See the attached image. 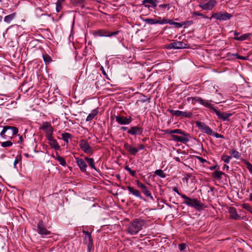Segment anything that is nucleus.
Masks as SVG:
<instances>
[{
  "label": "nucleus",
  "instance_id": "obj_1",
  "mask_svg": "<svg viewBox=\"0 0 252 252\" xmlns=\"http://www.w3.org/2000/svg\"><path fill=\"white\" fill-rule=\"evenodd\" d=\"M143 220L136 219L131 221L127 228V232L131 235H135L140 231L145 225Z\"/></svg>",
  "mask_w": 252,
  "mask_h": 252
},
{
  "label": "nucleus",
  "instance_id": "obj_2",
  "mask_svg": "<svg viewBox=\"0 0 252 252\" xmlns=\"http://www.w3.org/2000/svg\"><path fill=\"white\" fill-rule=\"evenodd\" d=\"M18 132V129L16 127L6 126L3 127L0 136L4 139H11Z\"/></svg>",
  "mask_w": 252,
  "mask_h": 252
},
{
  "label": "nucleus",
  "instance_id": "obj_3",
  "mask_svg": "<svg viewBox=\"0 0 252 252\" xmlns=\"http://www.w3.org/2000/svg\"><path fill=\"white\" fill-rule=\"evenodd\" d=\"M182 198L184 199V203L187 206L200 210L202 208L203 204L197 198H191L187 195H182Z\"/></svg>",
  "mask_w": 252,
  "mask_h": 252
},
{
  "label": "nucleus",
  "instance_id": "obj_4",
  "mask_svg": "<svg viewBox=\"0 0 252 252\" xmlns=\"http://www.w3.org/2000/svg\"><path fill=\"white\" fill-rule=\"evenodd\" d=\"M188 101L191 102L192 104H195L196 103H200L203 106L209 108L211 109L213 105L209 102L208 100L203 99L201 97L196 96V97H189L187 98Z\"/></svg>",
  "mask_w": 252,
  "mask_h": 252
},
{
  "label": "nucleus",
  "instance_id": "obj_5",
  "mask_svg": "<svg viewBox=\"0 0 252 252\" xmlns=\"http://www.w3.org/2000/svg\"><path fill=\"white\" fill-rule=\"evenodd\" d=\"M232 16V14L226 12L223 13L219 12L213 14L212 16L209 18V20H211L212 18H215L220 21H225L230 19Z\"/></svg>",
  "mask_w": 252,
  "mask_h": 252
},
{
  "label": "nucleus",
  "instance_id": "obj_6",
  "mask_svg": "<svg viewBox=\"0 0 252 252\" xmlns=\"http://www.w3.org/2000/svg\"><path fill=\"white\" fill-rule=\"evenodd\" d=\"M143 21L149 25H154L157 24H167L169 21L166 19H161L160 17H158L155 19L146 18L143 20Z\"/></svg>",
  "mask_w": 252,
  "mask_h": 252
},
{
  "label": "nucleus",
  "instance_id": "obj_7",
  "mask_svg": "<svg viewBox=\"0 0 252 252\" xmlns=\"http://www.w3.org/2000/svg\"><path fill=\"white\" fill-rule=\"evenodd\" d=\"M79 146L85 153L92 154L94 152L93 148L90 146L88 142L86 140H81L79 142Z\"/></svg>",
  "mask_w": 252,
  "mask_h": 252
},
{
  "label": "nucleus",
  "instance_id": "obj_8",
  "mask_svg": "<svg viewBox=\"0 0 252 252\" xmlns=\"http://www.w3.org/2000/svg\"><path fill=\"white\" fill-rule=\"evenodd\" d=\"M169 112L172 115L176 117H181L185 118H191L192 116V113L190 112H184L179 110H174L172 109L168 110Z\"/></svg>",
  "mask_w": 252,
  "mask_h": 252
},
{
  "label": "nucleus",
  "instance_id": "obj_9",
  "mask_svg": "<svg viewBox=\"0 0 252 252\" xmlns=\"http://www.w3.org/2000/svg\"><path fill=\"white\" fill-rule=\"evenodd\" d=\"M211 109H212L216 114L219 119H222L224 121H229V118L232 115V114L231 113H227L225 112L221 113L220 111L215 109L213 106H212V108H211Z\"/></svg>",
  "mask_w": 252,
  "mask_h": 252
},
{
  "label": "nucleus",
  "instance_id": "obj_10",
  "mask_svg": "<svg viewBox=\"0 0 252 252\" xmlns=\"http://www.w3.org/2000/svg\"><path fill=\"white\" fill-rule=\"evenodd\" d=\"M183 136H178L176 135L172 134L171 135L172 139L176 142H179L181 143H186L189 141V135L184 132V134H182Z\"/></svg>",
  "mask_w": 252,
  "mask_h": 252
},
{
  "label": "nucleus",
  "instance_id": "obj_11",
  "mask_svg": "<svg viewBox=\"0 0 252 252\" xmlns=\"http://www.w3.org/2000/svg\"><path fill=\"white\" fill-rule=\"evenodd\" d=\"M115 118L118 123L122 125H128L132 121L131 117H126L121 116H116Z\"/></svg>",
  "mask_w": 252,
  "mask_h": 252
},
{
  "label": "nucleus",
  "instance_id": "obj_12",
  "mask_svg": "<svg viewBox=\"0 0 252 252\" xmlns=\"http://www.w3.org/2000/svg\"><path fill=\"white\" fill-rule=\"evenodd\" d=\"M196 125L203 132L210 135L213 134V131L211 129L210 127H209L208 126H206L204 123L200 122H197Z\"/></svg>",
  "mask_w": 252,
  "mask_h": 252
},
{
  "label": "nucleus",
  "instance_id": "obj_13",
  "mask_svg": "<svg viewBox=\"0 0 252 252\" xmlns=\"http://www.w3.org/2000/svg\"><path fill=\"white\" fill-rule=\"evenodd\" d=\"M187 44L182 41H175L168 45V49H179L186 48Z\"/></svg>",
  "mask_w": 252,
  "mask_h": 252
},
{
  "label": "nucleus",
  "instance_id": "obj_14",
  "mask_svg": "<svg viewBox=\"0 0 252 252\" xmlns=\"http://www.w3.org/2000/svg\"><path fill=\"white\" fill-rule=\"evenodd\" d=\"M37 232L43 236H46L50 234L51 232L48 230L44 226L42 221H40L37 224Z\"/></svg>",
  "mask_w": 252,
  "mask_h": 252
},
{
  "label": "nucleus",
  "instance_id": "obj_15",
  "mask_svg": "<svg viewBox=\"0 0 252 252\" xmlns=\"http://www.w3.org/2000/svg\"><path fill=\"white\" fill-rule=\"evenodd\" d=\"M217 2L215 0H210L205 3H200L199 6L204 10H211L216 5Z\"/></svg>",
  "mask_w": 252,
  "mask_h": 252
},
{
  "label": "nucleus",
  "instance_id": "obj_16",
  "mask_svg": "<svg viewBox=\"0 0 252 252\" xmlns=\"http://www.w3.org/2000/svg\"><path fill=\"white\" fill-rule=\"evenodd\" d=\"M124 147L130 155L133 156H135L139 151V149L127 143H125Z\"/></svg>",
  "mask_w": 252,
  "mask_h": 252
},
{
  "label": "nucleus",
  "instance_id": "obj_17",
  "mask_svg": "<svg viewBox=\"0 0 252 252\" xmlns=\"http://www.w3.org/2000/svg\"><path fill=\"white\" fill-rule=\"evenodd\" d=\"M137 186L140 188L143 193L148 197L153 199V197L150 192V191L148 190L147 187L141 183L139 181H137Z\"/></svg>",
  "mask_w": 252,
  "mask_h": 252
},
{
  "label": "nucleus",
  "instance_id": "obj_18",
  "mask_svg": "<svg viewBox=\"0 0 252 252\" xmlns=\"http://www.w3.org/2000/svg\"><path fill=\"white\" fill-rule=\"evenodd\" d=\"M39 129L44 130L46 133V134L49 133V132L53 133L54 131L53 128L51 126V124L47 122H43L42 126L40 127Z\"/></svg>",
  "mask_w": 252,
  "mask_h": 252
},
{
  "label": "nucleus",
  "instance_id": "obj_19",
  "mask_svg": "<svg viewBox=\"0 0 252 252\" xmlns=\"http://www.w3.org/2000/svg\"><path fill=\"white\" fill-rule=\"evenodd\" d=\"M127 132L131 135H141L143 132V129L139 126H135L131 127Z\"/></svg>",
  "mask_w": 252,
  "mask_h": 252
},
{
  "label": "nucleus",
  "instance_id": "obj_20",
  "mask_svg": "<svg viewBox=\"0 0 252 252\" xmlns=\"http://www.w3.org/2000/svg\"><path fill=\"white\" fill-rule=\"evenodd\" d=\"M76 162L80 169V170L84 172L86 170L87 164L85 161L81 158H75Z\"/></svg>",
  "mask_w": 252,
  "mask_h": 252
},
{
  "label": "nucleus",
  "instance_id": "obj_21",
  "mask_svg": "<svg viewBox=\"0 0 252 252\" xmlns=\"http://www.w3.org/2000/svg\"><path fill=\"white\" fill-rule=\"evenodd\" d=\"M119 32V31L109 32L105 31H99L97 32V34L100 36L110 37L118 34Z\"/></svg>",
  "mask_w": 252,
  "mask_h": 252
},
{
  "label": "nucleus",
  "instance_id": "obj_22",
  "mask_svg": "<svg viewBox=\"0 0 252 252\" xmlns=\"http://www.w3.org/2000/svg\"><path fill=\"white\" fill-rule=\"evenodd\" d=\"M228 213L230 214V217L234 220H238L240 217L237 214L236 210L233 207H230L228 209Z\"/></svg>",
  "mask_w": 252,
  "mask_h": 252
},
{
  "label": "nucleus",
  "instance_id": "obj_23",
  "mask_svg": "<svg viewBox=\"0 0 252 252\" xmlns=\"http://www.w3.org/2000/svg\"><path fill=\"white\" fill-rule=\"evenodd\" d=\"M142 3L146 7H147L149 9L151 6H152L153 8H155L157 5L154 0H143Z\"/></svg>",
  "mask_w": 252,
  "mask_h": 252
},
{
  "label": "nucleus",
  "instance_id": "obj_24",
  "mask_svg": "<svg viewBox=\"0 0 252 252\" xmlns=\"http://www.w3.org/2000/svg\"><path fill=\"white\" fill-rule=\"evenodd\" d=\"M53 158L57 160L62 166H65L66 165V163L64 158L60 156L58 152L56 153V156H53Z\"/></svg>",
  "mask_w": 252,
  "mask_h": 252
},
{
  "label": "nucleus",
  "instance_id": "obj_25",
  "mask_svg": "<svg viewBox=\"0 0 252 252\" xmlns=\"http://www.w3.org/2000/svg\"><path fill=\"white\" fill-rule=\"evenodd\" d=\"M127 189L129 192H130L131 193H132L135 196H137V197H138L140 198L141 197L140 192L137 189H134V188L131 187L130 186H127Z\"/></svg>",
  "mask_w": 252,
  "mask_h": 252
},
{
  "label": "nucleus",
  "instance_id": "obj_26",
  "mask_svg": "<svg viewBox=\"0 0 252 252\" xmlns=\"http://www.w3.org/2000/svg\"><path fill=\"white\" fill-rule=\"evenodd\" d=\"M98 113V111L96 109H94L92 111L91 113L89 114L86 118V121H90L93 120L94 117L97 115Z\"/></svg>",
  "mask_w": 252,
  "mask_h": 252
},
{
  "label": "nucleus",
  "instance_id": "obj_27",
  "mask_svg": "<svg viewBox=\"0 0 252 252\" xmlns=\"http://www.w3.org/2000/svg\"><path fill=\"white\" fill-rule=\"evenodd\" d=\"M251 35V33H247L240 36V37H235L234 39L238 41H244L248 39Z\"/></svg>",
  "mask_w": 252,
  "mask_h": 252
},
{
  "label": "nucleus",
  "instance_id": "obj_28",
  "mask_svg": "<svg viewBox=\"0 0 252 252\" xmlns=\"http://www.w3.org/2000/svg\"><path fill=\"white\" fill-rule=\"evenodd\" d=\"M15 13L7 15L4 17V21L7 23H10L15 18Z\"/></svg>",
  "mask_w": 252,
  "mask_h": 252
},
{
  "label": "nucleus",
  "instance_id": "obj_29",
  "mask_svg": "<svg viewBox=\"0 0 252 252\" xmlns=\"http://www.w3.org/2000/svg\"><path fill=\"white\" fill-rule=\"evenodd\" d=\"M62 137L63 140L66 143H68L69 139L72 138V135L71 134L65 132L62 134Z\"/></svg>",
  "mask_w": 252,
  "mask_h": 252
},
{
  "label": "nucleus",
  "instance_id": "obj_30",
  "mask_svg": "<svg viewBox=\"0 0 252 252\" xmlns=\"http://www.w3.org/2000/svg\"><path fill=\"white\" fill-rule=\"evenodd\" d=\"M85 160L87 161L88 163L89 164V166L95 170H96V169L95 167L94 163V160L93 158H89L88 157H86L85 158Z\"/></svg>",
  "mask_w": 252,
  "mask_h": 252
},
{
  "label": "nucleus",
  "instance_id": "obj_31",
  "mask_svg": "<svg viewBox=\"0 0 252 252\" xmlns=\"http://www.w3.org/2000/svg\"><path fill=\"white\" fill-rule=\"evenodd\" d=\"M224 174V173L221 171H216L212 173V177L214 178L220 179L222 178V176Z\"/></svg>",
  "mask_w": 252,
  "mask_h": 252
},
{
  "label": "nucleus",
  "instance_id": "obj_32",
  "mask_svg": "<svg viewBox=\"0 0 252 252\" xmlns=\"http://www.w3.org/2000/svg\"><path fill=\"white\" fill-rule=\"evenodd\" d=\"M230 155L234 158L238 159L241 157V154L234 149H231L230 151Z\"/></svg>",
  "mask_w": 252,
  "mask_h": 252
},
{
  "label": "nucleus",
  "instance_id": "obj_33",
  "mask_svg": "<svg viewBox=\"0 0 252 252\" xmlns=\"http://www.w3.org/2000/svg\"><path fill=\"white\" fill-rule=\"evenodd\" d=\"M49 144L52 148H53L55 150H59L60 149V146L59 145V144L58 143L56 140H55L52 142H49Z\"/></svg>",
  "mask_w": 252,
  "mask_h": 252
},
{
  "label": "nucleus",
  "instance_id": "obj_34",
  "mask_svg": "<svg viewBox=\"0 0 252 252\" xmlns=\"http://www.w3.org/2000/svg\"><path fill=\"white\" fill-rule=\"evenodd\" d=\"M85 240L86 241L88 240V247H89L90 245H92L93 239L92 238L91 235L90 233L88 232H85Z\"/></svg>",
  "mask_w": 252,
  "mask_h": 252
},
{
  "label": "nucleus",
  "instance_id": "obj_35",
  "mask_svg": "<svg viewBox=\"0 0 252 252\" xmlns=\"http://www.w3.org/2000/svg\"><path fill=\"white\" fill-rule=\"evenodd\" d=\"M155 174L163 178L166 177V174L164 173L163 171L161 169L156 170L155 171Z\"/></svg>",
  "mask_w": 252,
  "mask_h": 252
},
{
  "label": "nucleus",
  "instance_id": "obj_36",
  "mask_svg": "<svg viewBox=\"0 0 252 252\" xmlns=\"http://www.w3.org/2000/svg\"><path fill=\"white\" fill-rule=\"evenodd\" d=\"M242 207L243 208L246 209L249 212H250L252 215V207L247 203H244L242 205Z\"/></svg>",
  "mask_w": 252,
  "mask_h": 252
},
{
  "label": "nucleus",
  "instance_id": "obj_37",
  "mask_svg": "<svg viewBox=\"0 0 252 252\" xmlns=\"http://www.w3.org/2000/svg\"><path fill=\"white\" fill-rule=\"evenodd\" d=\"M43 58L44 62L46 63H49L52 61L51 58L48 54H43Z\"/></svg>",
  "mask_w": 252,
  "mask_h": 252
},
{
  "label": "nucleus",
  "instance_id": "obj_38",
  "mask_svg": "<svg viewBox=\"0 0 252 252\" xmlns=\"http://www.w3.org/2000/svg\"><path fill=\"white\" fill-rule=\"evenodd\" d=\"M62 1L61 0H58L56 3V11L57 12H59L60 11V10L62 9Z\"/></svg>",
  "mask_w": 252,
  "mask_h": 252
},
{
  "label": "nucleus",
  "instance_id": "obj_39",
  "mask_svg": "<svg viewBox=\"0 0 252 252\" xmlns=\"http://www.w3.org/2000/svg\"><path fill=\"white\" fill-rule=\"evenodd\" d=\"M13 143L10 141H7L1 143V146L2 147H10L12 145Z\"/></svg>",
  "mask_w": 252,
  "mask_h": 252
},
{
  "label": "nucleus",
  "instance_id": "obj_40",
  "mask_svg": "<svg viewBox=\"0 0 252 252\" xmlns=\"http://www.w3.org/2000/svg\"><path fill=\"white\" fill-rule=\"evenodd\" d=\"M231 157L226 155H222L221 159L225 163H228L230 162Z\"/></svg>",
  "mask_w": 252,
  "mask_h": 252
},
{
  "label": "nucleus",
  "instance_id": "obj_41",
  "mask_svg": "<svg viewBox=\"0 0 252 252\" xmlns=\"http://www.w3.org/2000/svg\"><path fill=\"white\" fill-rule=\"evenodd\" d=\"M125 169L132 176L135 177L136 176V172L132 170L128 166H126Z\"/></svg>",
  "mask_w": 252,
  "mask_h": 252
},
{
  "label": "nucleus",
  "instance_id": "obj_42",
  "mask_svg": "<svg viewBox=\"0 0 252 252\" xmlns=\"http://www.w3.org/2000/svg\"><path fill=\"white\" fill-rule=\"evenodd\" d=\"M192 15L193 16H201L202 17V18H206V19H209V18L210 17H208V16L204 15L202 13H199L198 12H197V11H194L192 13Z\"/></svg>",
  "mask_w": 252,
  "mask_h": 252
},
{
  "label": "nucleus",
  "instance_id": "obj_43",
  "mask_svg": "<svg viewBox=\"0 0 252 252\" xmlns=\"http://www.w3.org/2000/svg\"><path fill=\"white\" fill-rule=\"evenodd\" d=\"M245 163L246 165L247 168L249 172L252 174V164L248 161H245Z\"/></svg>",
  "mask_w": 252,
  "mask_h": 252
},
{
  "label": "nucleus",
  "instance_id": "obj_44",
  "mask_svg": "<svg viewBox=\"0 0 252 252\" xmlns=\"http://www.w3.org/2000/svg\"><path fill=\"white\" fill-rule=\"evenodd\" d=\"M46 135L48 140L49 141V142H52L55 140L53 138V133L49 132V133L46 134Z\"/></svg>",
  "mask_w": 252,
  "mask_h": 252
},
{
  "label": "nucleus",
  "instance_id": "obj_45",
  "mask_svg": "<svg viewBox=\"0 0 252 252\" xmlns=\"http://www.w3.org/2000/svg\"><path fill=\"white\" fill-rule=\"evenodd\" d=\"M172 132V134L173 133H178L180 134H184V131L180 129H176L171 130V132Z\"/></svg>",
  "mask_w": 252,
  "mask_h": 252
},
{
  "label": "nucleus",
  "instance_id": "obj_46",
  "mask_svg": "<svg viewBox=\"0 0 252 252\" xmlns=\"http://www.w3.org/2000/svg\"><path fill=\"white\" fill-rule=\"evenodd\" d=\"M234 57L239 60H246L247 57L239 55L238 54H233L232 55Z\"/></svg>",
  "mask_w": 252,
  "mask_h": 252
},
{
  "label": "nucleus",
  "instance_id": "obj_47",
  "mask_svg": "<svg viewBox=\"0 0 252 252\" xmlns=\"http://www.w3.org/2000/svg\"><path fill=\"white\" fill-rule=\"evenodd\" d=\"M168 21H169L168 23L170 24V25H174L177 26L178 27H181L182 26V25L179 23L172 22L170 20H168Z\"/></svg>",
  "mask_w": 252,
  "mask_h": 252
},
{
  "label": "nucleus",
  "instance_id": "obj_48",
  "mask_svg": "<svg viewBox=\"0 0 252 252\" xmlns=\"http://www.w3.org/2000/svg\"><path fill=\"white\" fill-rule=\"evenodd\" d=\"M186 248V244L182 243L179 245V249L181 251H184Z\"/></svg>",
  "mask_w": 252,
  "mask_h": 252
},
{
  "label": "nucleus",
  "instance_id": "obj_49",
  "mask_svg": "<svg viewBox=\"0 0 252 252\" xmlns=\"http://www.w3.org/2000/svg\"><path fill=\"white\" fill-rule=\"evenodd\" d=\"M21 160V157H16L14 162V166L15 167L16 166V164L19 162V161Z\"/></svg>",
  "mask_w": 252,
  "mask_h": 252
},
{
  "label": "nucleus",
  "instance_id": "obj_50",
  "mask_svg": "<svg viewBox=\"0 0 252 252\" xmlns=\"http://www.w3.org/2000/svg\"><path fill=\"white\" fill-rule=\"evenodd\" d=\"M173 190L175 192H176L178 195H179L180 196H181L182 197V195H186L185 194H182L181 193L179 190H178V189L176 187H174L173 188Z\"/></svg>",
  "mask_w": 252,
  "mask_h": 252
},
{
  "label": "nucleus",
  "instance_id": "obj_51",
  "mask_svg": "<svg viewBox=\"0 0 252 252\" xmlns=\"http://www.w3.org/2000/svg\"><path fill=\"white\" fill-rule=\"evenodd\" d=\"M212 135H214L216 138H223V135H222L219 133H218L217 132H213V133Z\"/></svg>",
  "mask_w": 252,
  "mask_h": 252
},
{
  "label": "nucleus",
  "instance_id": "obj_52",
  "mask_svg": "<svg viewBox=\"0 0 252 252\" xmlns=\"http://www.w3.org/2000/svg\"><path fill=\"white\" fill-rule=\"evenodd\" d=\"M158 7L159 8H167L169 9V5L168 4H160Z\"/></svg>",
  "mask_w": 252,
  "mask_h": 252
},
{
  "label": "nucleus",
  "instance_id": "obj_53",
  "mask_svg": "<svg viewBox=\"0 0 252 252\" xmlns=\"http://www.w3.org/2000/svg\"><path fill=\"white\" fill-rule=\"evenodd\" d=\"M197 158L202 163H204V162H206L207 161L206 159H204L203 158H201L200 157H198Z\"/></svg>",
  "mask_w": 252,
  "mask_h": 252
},
{
  "label": "nucleus",
  "instance_id": "obj_54",
  "mask_svg": "<svg viewBox=\"0 0 252 252\" xmlns=\"http://www.w3.org/2000/svg\"><path fill=\"white\" fill-rule=\"evenodd\" d=\"M138 149L139 150H143L145 148V146L143 144H139L138 145Z\"/></svg>",
  "mask_w": 252,
  "mask_h": 252
},
{
  "label": "nucleus",
  "instance_id": "obj_55",
  "mask_svg": "<svg viewBox=\"0 0 252 252\" xmlns=\"http://www.w3.org/2000/svg\"><path fill=\"white\" fill-rule=\"evenodd\" d=\"M229 167V166L226 165V164H224V166H223V169H225L226 170H228Z\"/></svg>",
  "mask_w": 252,
  "mask_h": 252
},
{
  "label": "nucleus",
  "instance_id": "obj_56",
  "mask_svg": "<svg viewBox=\"0 0 252 252\" xmlns=\"http://www.w3.org/2000/svg\"><path fill=\"white\" fill-rule=\"evenodd\" d=\"M121 129L123 131H125L127 129V127L125 126H122L121 127Z\"/></svg>",
  "mask_w": 252,
  "mask_h": 252
},
{
  "label": "nucleus",
  "instance_id": "obj_57",
  "mask_svg": "<svg viewBox=\"0 0 252 252\" xmlns=\"http://www.w3.org/2000/svg\"><path fill=\"white\" fill-rule=\"evenodd\" d=\"M239 34H240L239 32H234V35L235 36V37H240Z\"/></svg>",
  "mask_w": 252,
  "mask_h": 252
},
{
  "label": "nucleus",
  "instance_id": "obj_58",
  "mask_svg": "<svg viewBox=\"0 0 252 252\" xmlns=\"http://www.w3.org/2000/svg\"><path fill=\"white\" fill-rule=\"evenodd\" d=\"M102 73H103V74L104 75H105V76H107V74H106V73L105 71H104V68H103V67H102Z\"/></svg>",
  "mask_w": 252,
  "mask_h": 252
},
{
  "label": "nucleus",
  "instance_id": "obj_59",
  "mask_svg": "<svg viewBox=\"0 0 252 252\" xmlns=\"http://www.w3.org/2000/svg\"><path fill=\"white\" fill-rule=\"evenodd\" d=\"M171 132V130H169V129L166 130V133L172 134V132Z\"/></svg>",
  "mask_w": 252,
  "mask_h": 252
},
{
  "label": "nucleus",
  "instance_id": "obj_60",
  "mask_svg": "<svg viewBox=\"0 0 252 252\" xmlns=\"http://www.w3.org/2000/svg\"><path fill=\"white\" fill-rule=\"evenodd\" d=\"M25 156L27 158H29L30 157V155L28 154H24Z\"/></svg>",
  "mask_w": 252,
  "mask_h": 252
},
{
  "label": "nucleus",
  "instance_id": "obj_61",
  "mask_svg": "<svg viewBox=\"0 0 252 252\" xmlns=\"http://www.w3.org/2000/svg\"><path fill=\"white\" fill-rule=\"evenodd\" d=\"M250 200L252 201V194H250Z\"/></svg>",
  "mask_w": 252,
  "mask_h": 252
},
{
  "label": "nucleus",
  "instance_id": "obj_62",
  "mask_svg": "<svg viewBox=\"0 0 252 252\" xmlns=\"http://www.w3.org/2000/svg\"><path fill=\"white\" fill-rule=\"evenodd\" d=\"M117 177L118 178H120V176L119 175H117Z\"/></svg>",
  "mask_w": 252,
  "mask_h": 252
},
{
  "label": "nucleus",
  "instance_id": "obj_63",
  "mask_svg": "<svg viewBox=\"0 0 252 252\" xmlns=\"http://www.w3.org/2000/svg\"><path fill=\"white\" fill-rule=\"evenodd\" d=\"M150 4V2H146V4Z\"/></svg>",
  "mask_w": 252,
  "mask_h": 252
},
{
  "label": "nucleus",
  "instance_id": "obj_64",
  "mask_svg": "<svg viewBox=\"0 0 252 252\" xmlns=\"http://www.w3.org/2000/svg\"><path fill=\"white\" fill-rule=\"evenodd\" d=\"M179 108H182V107L181 106H179Z\"/></svg>",
  "mask_w": 252,
  "mask_h": 252
}]
</instances>
